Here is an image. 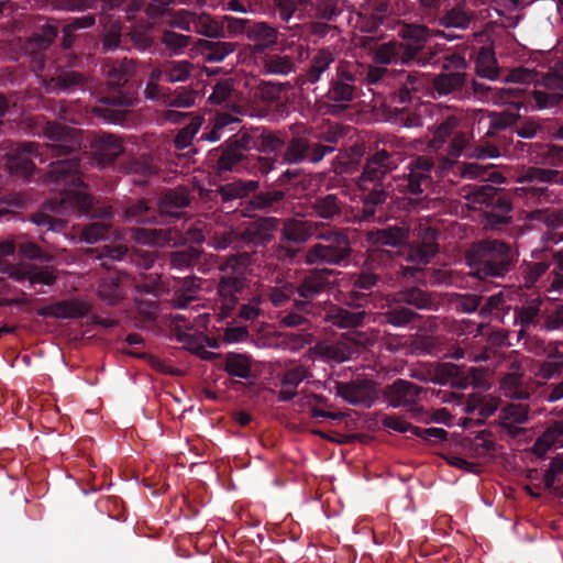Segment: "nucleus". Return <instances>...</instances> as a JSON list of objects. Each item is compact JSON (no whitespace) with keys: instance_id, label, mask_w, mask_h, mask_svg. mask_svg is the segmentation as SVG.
I'll list each match as a JSON object with an SVG mask.
<instances>
[{"instance_id":"obj_1","label":"nucleus","mask_w":563,"mask_h":563,"mask_svg":"<svg viewBox=\"0 0 563 563\" xmlns=\"http://www.w3.org/2000/svg\"><path fill=\"white\" fill-rule=\"evenodd\" d=\"M426 84L424 77L418 73L340 59L327 91L319 93V87L311 91L316 102L321 103L320 108H325L327 113L338 114L358 97L363 86H367L374 95L389 96L393 108L387 119L390 123L400 128H419L423 125V115L431 106L422 101Z\"/></svg>"},{"instance_id":"obj_2","label":"nucleus","mask_w":563,"mask_h":563,"mask_svg":"<svg viewBox=\"0 0 563 563\" xmlns=\"http://www.w3.org/2000/svg\"><path fill=\"white\" fill-rule=\"evenodd\" d=\"M41 133L51 141L45 144V158L55 159L48 165L45 183L58 194L44 201L31 216V221L46 232L58 233L67 229L65 217L70 210L88 212L92 203V195L82 190L86 188L85 169L78 156L82 136L80 130L52 121L43 122Z\"/></svg>"},{"instance_id":"obj_3","label":"nucleus","mask_w":563,"mask_h":563,"mask_svg":"<svg viewBox=\"0 0 563 563\" xmlns=\"http://www.w3.org/2000/svg\"><path fill=\"white\" fill-rule=\"evenodd\" d=\"M104 75L106 82L98 91L100 106L95 108V112L112 123H121L126 112L119 108L133 106L140 87L135 79L136 64L126 57L113 60L104 66Z\"/></svg>"},{"instance_id":"obj_4","label":"nucleus","mask_w":563,"mask_h":563,"mask_svg":"<svg viewBox=\"0 0 563 563\" xmlns=\"http://www.w3.org/2000/svg\"><path fill=\"white\" fill-rule=\"evenodd\" d=\"M518 258L517 249L499 240L478 242L467 257L472 274L479 279L504 278L516 267Z\"/></svg>"},{"instance_id":"obj_5","label":"nucleus","mask_w":563,"mask_h":563,"mask_svg":"<svg viewBox=\"0 0 563 563\" xmlns=\"http://www.w3.org/2000/svg\"><path fill=\"white\" fill-rule=\"evenodd\" d=\"M251 263L252 255L247 252L231 254L220 263L221 276L217 285V294L225 314L231 313L241 300L246 299L250 288L246 273Z\"/></svg>"},{"instance_id":"obj_6","label":"nucleus","mask_w":563,"mask_h":563,"mask_svg":"<svg viewBox=\"0 0 563 563\" xmlns=\"http://www.w3.org/2000/svg\"><path fill=\"white\" fill-rule=\"evenodd\" d=\"M214 169L219 175L246 170L258 176H268L277 169V158L241 153L227 140L211 152Z\"/></svg>"},{"instance_id":"obj_7","label":"nucleus","mask_w":563,"mask_h":563,"mask_svg":"<svg viewBox=\"0 0 563 563\" xmlns=\"http://www.w3.org/2000/svg\"><path fill=\"white\" fill-rule=\"evenodd\" d=\"M297 298L292 306L303 312H319L316 303L322 296H328L335 285V271L329 268H311L301 274L295 282Z\"/></svg>"},{"instance_id":"obj_8","label":"nucleus","mask_w":563,"mask_h":563,"mask_svg":"<svg viewBox=\"0 0 563 563\" xmlns=\"http://www.w3.org/2000/svg\"><path fill=\"white\" fill-rule=\"evenodd\" d=\"M317 239L323 243H317L307 251L306 262L308 264L343 265L350 261L352 247L344 230L322 225Z\"/></svg>"},{"instance_id":"obj_9","label":"nucleus","mask_w":563,"mask_h":563,"mask_svg":"<svg viewBox=\"0 0 563 563\" xmlns=\"http://www.w3.org/2000/svg\"><path fill=\"white\" fill-rule=\"evenodd\" d=\"M398 166V152L391 139L376 142L375 148L366 157L358 185L390 186V174Z\"/></svg>"},{"instance_id":"obj_10","label":"nucleus","mask_w":563,"mask_h":563,"mask_svg":"<svg viewBox=\"0 0 563 563\" xmlns=\"http://www.w3.org/2000/svg\"><path fill=\"white\" fill-rule=\"evenodd\" d=\"M130 238L135 243L150 246H177L187 241L200 244L205 241L203 231L197 225H190L185 236L176 228H132Z\"/></svg>"},{"instance_id":"obj_11","label":"nucleus","mask_w":563,"mask_h":563,"mask_svg":"<svg viewBox=\"0 0 563 563\" xmlns=\"http://www.w3.org/2000/svg\"><path fill=\"white\" fill-rule=\"evenodd\" d=\"M42 87L47 93H75L91 91L95 87L92 78L70 65L58 64L51 75L41 78Z\"/></svg>"},{"instance_id":"obj_12","label":"nucleus","mask_w":563,"mask_h":563,"mask_svg":"<svg viewBox=\"0 0 563 563\" xmlns=\"http://www.w3.org/2000/svg\"><path fill=\"white\" fill-rule=\"evenodd\" d=\"M334 146L323 145L321 142H312L305 135H295L288 141L280 155L277 158V167L279 165H298L303 162L317 164L321 162L324 156L333 153Z\"/></svg>"},{"instance_id":"obj_13","label":"nucleus","mask_w":563,"mask_h":563,"mask_svg":"<svg viewBox=\"0 0 563 563\" xmlns=\"http://www.w3.org/2000/svg\"><path fill=\"white\" fill-rule=\"evenodd\" d=\"M225 19L229 30L235 34H244L252 43V51L255 54H262L277 44L278 31L267 22L233 16Z\"/></svg>"},{"instance_id":"obj_14","label":"nucleus","mask_w":563,"mask_h":563,"mask_svg":"<svg viewBox=\"0 0 563 563\" xmlns=\"http://www.w3.org/2000/svg\"><path fill=\"white\" fill-rule=\"evenodd\" d=\"M90 254L100 261V266L111 269L115 262H126L139 269H150L153 267L156 255L153 252L137 249L130 250L123 244L103 245L90 250Z\"/></svg>"},{"instance_id":"obj_15","label":"nucleus","mask_w":563,"mask_h":563,"mask_svg":"<svg viewBox=\"0 0 563 563\" xmlns=\"http://www.w3.org/2000/svg\"><path fill=\"white\" fill-rule=\"evenodd\" d=\"M407 168L408 173L396 179V187L400 192L419 196L431 187L434 168L432 156H418L409 163Z\"/></svg>"},{"instance_id":"obj_16","label":"nucleus","mask_w":563,"mask_h":563,"mask_svg":"<svg viewBox=\"0 0 563 563\" xmlns=\"http://www.w3.org/2000/svg\"><path fill=\"white\" fill-rule=\"evenodd\" d=\"M207 103L214 113H232L235 117L246 113L242 92L235 88L233 78L217 80L211 86Z\"/></svg>"},{"instance_id":"obj_17","label":"nucleus","mask_w":563,"mask_h":563,"mask_svg":"<svg viewBox=\"0 0 563 563\" xmlns=\"http://www.w3.org/2000/svg\"><path fill=\"white\" fill-rule=\"evenodd\" d=\"M45 153V145L34 142L16 143L7 153L4 166L12 175L29 177L35 169L32 157H38L40 163H43L46 161L43 157Z\"/></svg>"},{"instance_id":"obj_18","label":"nucleus","mask_w":563,"mask_h":563,"mask_svg":"<svg viewBox=\"0 0 563 563\" xmlns=\"http://www.w3.org/2000/svg\"><path fill=\"white\" fill-rule=\"evenodd\" d=\"M560 173L554 169L529 167L520 177L521 183H528L518 189L521 195L531 202L549 201L548 184L560 183Z\"/></svg>"},{"instance_id":"obj_19","label":"nucleus","mask_w":563,"mask_h":563,"mask_svg":"<svg viewBox=\"0 0 563 563\" xmlns=\"http://www.w3.org/2000/svg\"><path fill=\"white\" fill-rule=\"evenodd\" d=\"M362 196V207L357 210V217L361 221H383L384 209L387 205V200L390 197V186H377V185H358Z\"/></svg>"},{"instance_id":"obj_20","label":"nucleus","mask_w":563,"mask_h":563,"mask_svg":"<svg viewBox=\"0 0 563 563\" xmlns=\"http://www.w3.org/2000/svg\"><path fill=\"white\" fill-rule=\"evenodd\" d=\"M190 202L191 196L188 187L178 186L162 191L157 201V209L161 220L164 221L163 223L170 224L181 219L186 214L184 209Z\"/></svg>"},{"instance_id":"obj_21","label":"nucleus","mask_w":563,"mask_h":563,"mask_svg":"<svg viewBox=\"0 0 563 563\" xmlns=\"http://www.w3.org/2000/svg\"><path fill=\"white\" fill-rule=\"evenodd\" d=\"M71 213L79 216H87L90 218H98L99 220L86 224L80 238L87 243H96L99 240H106L111 235V208L95 207V199L92 198L91 207L88 212H80L78 210H70Z\"/></svg>"},{"instance_id":"obj_22","label":"nucleus","mask_w":563,"mask_h":563,"mask_svg":"<svg viewBox=\"0 0 563 563\" xmlns=\"http://www.w3.org/2000/svg\"><path fill=\"white\" fill-rule=\"evenodd\" d=\"M391 12V0H365L357 11V23L362 31L376 33Z\"/></svg>"},{"instance_id":"obj_23","label":"nucleus","mask_w":563,"mask_h":563,"mask_svg":"<svg viewBox=\"0 0 563 563\" xmlns=\"http://www.w3.org/2000/svg\"><path fill=\"white\" fill-rule=\"evenodd\" d=\"M434 168L433 174L438 178L446 177L451 172L456 174L457 172L462 174L463 177L474 179L479 178L482 180H487L492 177V172L489 168L478 162L464 163L462 166L455 161V157H437L434 158Z\"/></svg>"},{"instance_id":"obj_24","label":"nucleus","mask_w":563,"mask_h":563,"mask_svg":"<svg viewBox=\"0 0 563 563\" xmlns=\"http://www.w3.org/2000/svg\"><path fill=\"white\" fill-rule=\"evenodd\" d=\"M336 395L354 406L371 407L376 398L375 383L367 378H356L349 383H336Z\"/></svg>"},{"instance_id":"obj_25","label":"nucleus","mask_w":563,"mask_h":563,"mask_svg":"<svg viewBox=\"0 0 563 563\" xmlns=\"http://www.w3.org/2000/svg\"><path fill=\"white\" fill-rule=\"evenodd\" d=\"M100 280L98 294L103 301L113 306L124 298L133 278L130 273L117 269L114 266Z\"/></svg>"},{"instance_id":"obj_26","label":"nucleus","mask_w":563,"mask_h":563,"mask_svg":"<svg viewBox=\"0 0 563 563\" xmlns=\"http://www.w3.org/2000/svg\"><path fill=\"white\" fill-rule=\"evenodd\" d=\"M280 222L276 217H260L247 223L241 239L250 246L265 247L273 241Z\"/></svg>"},{"instance_id":"obj_27","label":"nucleus","mask_w":563,"mask_h":563,"mask_svg":"<svg viewBox=\"0 0 563 563\" xmlns=\"http://www.w3.org/2000/svg\"><path fill=\"white\" fill-rule=\"evenodd\" d=\"M410 238V228L405 221H395L393 224H386L382 229L371 230L367 233V240L372 246H405Z\"/></svg>"},{"instance_id":"obj_28","label":"nucleus","mask_w":563,"mask_h":563,"mask_svg":"<svg viewBox=\"0 0 563 563\" xmlns=\"http://www.w3.org/2000/svg\"><path fill=\"white\" fill-rule=\"evenodd\" d=\"M90 150L97 164L101 167H106L112 164L123 153V144L118 136L101 133L92 139Z\"/></svg>"},{"instance_id":"obj_29","label":"nucleus","mask_w":563,"mask_h":563,"mask_svg":"<svg viewBox=\"0 0 563 563\" xmlns=\"http://www.w3.org/2000/svg\"><path fill=\"white\" fill-rule=\"evenodd\" d=\"M333 63H335V54L331 48L323 47L318 49L311 57L305 71L298 78L300 88L303 89L306 86L319 82Z\"/></svg>"},{"instance_id":"obj_30","label":"nucleus","mask_w":563,"mask_h":563,"mask_svg":"<svg viewBox=\"0 0 563 563\" xmlns=\"http://www.w3.org/2000/svg\"><path fill=\"white\" fill-rule=\"evenodd\" d=\"M416 55L417 47L391 40L376 47L373 53V60L380 65H388L398 60L404 64H410Z\"/></svg>"},{"instance_id":"obj_31","label":"nucleus","mask_w":563,"mask_h":563,"mask_svg":"<svg viewBox=\"0 0 563 563\" xmlns=\"http://www.w3.org/2000/svg\"><path fill=\"white\" fill-rule=\"evenodd\" d=\"M398 302L416 310L438 311L439 301L434 292L424 290L418 286H407L393 294Z\"/></svg>"},{"instance_id":"obj_32","label":"nucleus","mask_w":563,"mask_h":563,"mask_svg":"<svg viewBox=\"0 0 563 563\" xmlns=\"http://www.w3.org/2000/svg\"><path fill=\"white\" fill-rule=\"evenodd\" d=\"M542 307L543 300L537 296L525 299L521 306L515 308L516 322L521 327L520 333L537 327L543 328L545 311Z\"/></svg>"},{"instance_id":"obj_33","label":"nucleus","mask_w":563,"mask_h":563,"mask_svg":"<svg viewBox=\"0 0 563 563\" xmlns=\"http://www.w3.org/2000/svg\"><path fill=\"white\" fill-rule=\"evenodd\" d=\"M420 318L421 316L417 311L398 302V299L391 294L387 299L385 311L382 312L380 323L406 328Z\"/></svg>"},{"instance_id":"obj_34","label":"nucleus","mask_w":563,"mask_h":563,"mask_svg":"<svg viewBox=\"0 0 563 563\" xmlns=\"http://www.w3.org/2000/svg\"><path fill=\"white\" fill-rule=\"evenodd\" d=\"M299 7L312 19L335 22L342 14L345 0H297Z\"/></svg>"},{"instance_id":"obj_35","label":"nucleus","mask_w":563,"mask_h":563,"mask_svg":"<svg viewBox=\"0 0 563 563\" xmlns=\"http://www.w3.org/2000/svg\"><path fill=\"white\" fill-rule=\"evenodd\" d=\"M321 227V223L310 220L287 219L283 222L282 240L297 245L302 244L312 235L317 236Z\"/></svg>"},{"instance_id":"obj_36","label":"nucleus","mask_w":563,"mask_h":563,"mask_svg":"<svg viewBox=\"0 0 563 563\" xmlns=\"http://www.w3.org/2000/svg\"><path fill=\"white\" fill-rule=\"evenodd\" d=\"M89 311L90 306L88 303L71 299L57 301L42 307L37 310V314L41 317H53L56 319H79L87 316Z\"/></svg>"},{"instance_id":"obj_37","label":"nucleus","mask_w":563,"mask_h":563,"mask_svg":"<svg viewBox=\"0 0 563 563\" xmlns=\"http://www.w3.org/2000/svg\"><path fill=\"white\" fill-rule=\"evenodd\" d=\"M379 253L378 250L371 252L360 271L351 275V286L373 294L374 288L377 287L380 282V274L377 272L378 264L376 263V257Z\"/></svg>"},{"instance_id":"obj_38","label":"nucleus","mask_w":563,"mask_h":563,"mask_svg":"<svg viewBox=\"0 0 563 563\" xmlns=\"http://www.w3.org/2000/svg\"><path fill=\"white\" fill-rule=\"evenodd\" d=\"M345 202L334 194L318 196L311 202L312 214L329 222L340 221L344 217Z\"/></svg>"},{"instance_id":"obj_39","label":"nucleus","mask_w":563,"mask_h":563,"mask_svg":"<svg viewBox=\"0 0 563 563\" xmlns=\"http://www.w3.org/2000/svg\"><path fill=\"white\" fill-rule=\"evenodd\" d=\"M277 190H282L284 197L303 190L309 184L308 175L299 167H288L271 183Z\"/></svg>"},{"instance_id":"obj_40","label":"nucleus","mask_w":563,"mask_h":563,"mask_svg":"<svg viewBox=\"0 0 563 563\" xmlns=\"http://www.w3.org/2000/svg\"><path fill=\"white\" fill-rule=\"evenodd\" d=\"M124 219L126 222H135L139 224L163 223L158 209L155 208L148 199L142 198L132 201L124 210Z\"/></svg>"},{"instance_id":"obj_41","label":"nucleus","mask_w":563,"mask_h":563,"mask_svg":"<svg viewBox=\"0 0 563 563\" xmlns=\"http://www.w3.org/2000/svg\"><path fill=\"white\" fill-rule=\"evenodd\" d=\"M240 122L241 120L239 117L232 115V113H214L213 118L210 119L209 124L201 132L199 139L209 142H217L224 133L234 131L235 125Z\"/></svg>"},{"instance_id":"obj_42","label":"nucleus","mask_w":563,"mask_h":563,"mask_svg":"<svg viewBox=\"0 0 563 563\" xmlns=\"http://www.w3.org/2000/svg\"><path fill=\"white\" fill-rule=\"evenodd\" d=\"M10 268L12 269L10 276L14 277L16 280H27L31 286L36 284L51 286L56 280V274L53 267L49 266L30 265L26 267Z\"/></svg>"},{"instance_id":"obj_43","label":"nucleus","mask_w":563,"mask_h":563,"mask_svg":"<svg viewBox=\"0 0 563 563\" xmlns=\"http://www.w3.org/2000/svg\"><path fill=\"white\" fill-rule=\"evenodd\" d=\"M438 231L432 228L424 230V235L420 242L410 247L409 260L418 264H427L438 253L439 244Z\"/></svg>"},{"instance_id":"obj_44","label":"nucleus","mask_w":563,"mask_h":563,"mask_svg":"<svg viewBox=\"0 0 563 563\" xmlns=\"http://www.w3.org/2000/svg\"><path fill=\"white\" fill-rule=\"evenodd\" d=\"M252 358L242 353L229 352L224 355L222 368L233 377L252 380L255 374L252 368Z\"/></svg>"},{"instance_id":"obj_45","label":"nucleus","mask_w":563,"mask_h":563,"mask_svg":"<svg viewBox=\"0 0 563 563\" xmlns=\"http://www.w3.org/2000/svg\"><path fill=\"white\" fill-rule=\"evenodd\" d=\"M421 390L418 385L398 378L389 387L390 404L394 407L411 406L418 400Z\"/></svg>"},{"instance_id":"obj_46","label":"nucleus","mask_w":563,"mask_h":563,"mask_svg":"<svg viewBox=\"0 0 563 563\" xmlns=\"http://www.w3.org/2000/svg\"><path fill=\"white\" fill-rule=\"evenodd\" d=\"M365 311H350L332 305L324 314V320L341 329L356 328L363 324Z\"/></svg>"},{"instance_id":"obj_47","label":"nucleus","mask_w":563,"mask_h":563,"mask_svg":"<svg viewBox=\"0 0 563 563\" xmlns=\"http://www.w3.org/2000/svg\"><path fill=\"white\" fill-rule=\"evenodd\" d=\"M198 46L203 58L210 63L224 60L236 48L235 43L213 40H199Z\"/></svg>"},{"instance_id":"obj_48","label":"nucleus","mask_w":563,"mask_h":563,"mask_svg":"<svg viewBox=\"0 0 563 563\" xmlns=\"http://www.w3.org/2000/svg\"><path fill=\"white\" fill-rule=\"evenodd\" d=\"M285 86L282 82L261 80L251 91L255 100L261 101L266 107L282 104V95Z\"/></svg>"},{"instance_id":"obj_49","label":"nucleus","mask_w":563,"mask_h":563,"mask_svg":"<svg viewBox=\"0 0 563 563\" xmlns=\"http://www.w3.org/2000/svg\"><path fill=\"white\" fill-rule=\"evenodd\" d=\"M125 170L128 174L136 175L140 177V179L134 180L135 183L144 184L148 178L157 174L158 168L152 155L142 154L130 159L125 164Z\"/></svg>"},{"instance_id":"obj_50","label":"nucleus","mask_w":563,"mask_h":563,"mask_svg":"<svg viewBox=\"0 0 563 563\" xmlns=\"http://www.w3.org/2000/svg\"><path fill=\"white\" fill-rule=\"evenodd\" d=\"M464 71L441 73L433 78V88L440 96L461 90L465 84Z\"/></svg>"},{"instance_id":"obj_51","label":"nucleus","mask_w":563,"mask_h":563,"mask_svg":"<svg viewBox=\"0 0 563 563\" xmlns=\"http://www.w3.org/2000/svg\"><path fill=\"white\" fill-rule=\"evenodd\" d=\"M258 129L260 126L241 128L236 133L232 134L227 141L241 153H246L251 150L258 151Z\"/></svg>"},{"instance_id":"obj_52","label":"nucleus","mask_w":563,"mask_h":563,"mask_svg":"<svg viewBox=\"0 0 563 563\" xmlns=\"http://www.w3.org/2000/svg\"><path fill=\"white\" fill-rule=\"evenodd\" d=\"M511 211L512 205L507 197L496 206L490 207L489 211L485 212L486 225L490 227L493 230H504L506 225L511 222Z\"/></svg>"},{"instance_id":"obj_53","label":"nucleus","mask_w":563,"mask_h":563,"mask_svg":"<svg viewBox=\"0 0 563 563\" xmlns=\"http://www.w3.org/2000/svg\"><path fill=\"white\" fill-rule=\"evenodd\" d=\"M466 198L474 205L493 207L507 198V196L493 185L485 184L475 187L467 194Z\"/></svg>"},{"instance_id":"obj_54","label":"nucleus","mask_w":563,"mask_h":563,"mask_svg":"<svg viewBox=\"0 0 563 563\" xmlns=\"http://www.w3.org/2000/svg\"><path fill=\"white\" fill-rule=\"evenodd\" d=\"M132 278L133 283L130 284V288H134L139 294L158 297L164 290L158 273L141 272L137 276L132 275Z\"/></svg>"},{"instance_id":"obj_55","label":"nucleus","mask_w":563,"mask_h":563,"mask_svg":"<svg viewBox=\"0 0 563 563\" xmlns=\"http://www.w3.org/2000/svg\"><path fill=\"white\" fill-rule=\"evenodd\" d=\"M258 152L261 153H273L275 158H279L278 154H282L286 145V139L278 131H272L267 128L260 126L258 129Z\"/></svg>"},{"instance_id":"obj_56","label":"nucleus","mask_w":563,"mask_h":563,"mask_svg":"<svg viewBox=\"0 0 563 563\" xmlns=\"http://www.w3.org/2000/svg\"><path fill=\"white\" fill-rule=\"evenodd\" d=\"M202 19L203 18L198 16L196 13L188 10H179L172 14L170 19L168 20V24L172 27H177L187 32H202L206 35L211 36L212 31L201 30Z\"/></svg>"},{"instance_id":"obj_57","label":"nucleus","mask_w":563,"mask_h":563,"mask_svg":"<svg viewBox=\"0 0 563 563\" xmlns=\"http://www.w3.org/2000/svg\"><path fill=\"white\" fill-rule=\"evenodd\" d=\"M262 70L266 75L286 76L295 69V63L290 56L269 54L262 58Z\"/></svg>"},{"instance_id":"obj_58","label":"nucleus","mask_w":563,"mask_h":563,"mask_svg":"<svg viewBox=\"0 0 563 563\" xmlns=\"http://www.w3.org/2000/svg\"><path fill=\"white\" fill-rule=\"evenodd\" d=\"M285 197L282 190H277L271 183L267 184V190L255 192L249 201L254 210H271L279 206Z\"/></svg>"},{"instance_id":"obj_59","label":"nucleus","mask_w":563,"mask_h":563,"mask_svg":"<svg viewBox=\"0 0 563 563\" xmlns=\"http://www.w3.org/2000/svg\"><path fill=\"white\" fill-rule=\"evenodd\" d=\"M473 15L463 5L457 4L444 11L439 16L438 24L443 27H456L465 30L468 27Z\"/></svg>"},{"instance_id":"obj_60","label":"nucleus","mask_w":563,"mask_h":563,"mask_svg":"<svg viewBox=\"0 0 563 563\" xmlns=\"http://www.w3.org/2000/svg\"><path fill=\"white\" fill-rule=\"evenodd\" d=\"M563 446V420L551 421L536 441V449L547 452L551 448Z\"/></svg>"},{"instance_id":"obj_61","label":"nucleus","mask_w":563,"mask_h":563,"mask_svg":"<svg viewBox=\"0 0 563 563\" xmlns=\"http://www.w3.org/2000/svg\"><path fill=\"white\" fill-rule=\"evenodd\" d=\"M194 70L195 65L186 59L164 62L165 81L170 84L187 81Z\"/></svg>"},{"instance_id":"obj_62","label":"nucleus","mask_w":563,"mask_h":563,"mask_svg":"<svg viewBox=\"0 0 563 563\" xmlns=\"http://www.w3.org/2000/svg\"><path fill=\"white\" fill-rule=\"evenodd\" d=\"M475 70L479 77L494 80L498 77V67L492 49L482 47L475 60Z\"/></svg>"},{"instance_id":"obj_63","label":"nucleus","mask_w":563,"mask_h":563,"mask_svg":"<svg viewBox=\"0 0 563 563\" xmlns=\"http://www.w3.org/2000/svg\"><path fill=\"white\" fill-rule=\"evenodd\" d=\"M562 100V92L548 90L545 88L540 89L534 87L532 90L527 92V101L534 102V106L538 109H550L556 107Z\"/></svg>"},{"instance_id":"obj_64","label":"nucleus","mask_w":563,"mask_h":563,"mask_svg":"<svg viewBox=\"0 0 563 563\" xmlns=\"http://www.w3.org/2000/svg\"><path fill=\"white\" fill-rule=\"evenodd\" d=\"M201 253L202 251L196 246L174 251L169 255V264L179 271L191 268L200 262Z\"/></svg>"}]
</instances>
